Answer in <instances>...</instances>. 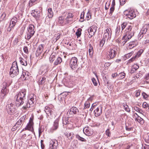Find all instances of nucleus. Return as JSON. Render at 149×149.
Masks as SVG:
<instances>
[{"label": "nucleus", "instance_id": "obj_15", "mask_svg": "<svg viewBox=\"0 0 149 149\" xmlns=\"http://www.w3.org/2000/svg\"><path fill=\"white\" fill-rule=\"evenodd\" d=\"M83 131L84 134L86 135L90 136L93 133V131L88 127H86L83 129Z\"/></svg>", "mask_w": 149, "mask_h": 149}, {"label": "nucleus", "instance_id": "obj_24", "mask_svg": "<svg viewBox=\"0 0 149 149\" xmlns=\"http://www.w3.org/2000/svg\"><path fill=\"white\" fill-rule=\"evenodd\" d=\"M46 79V78L44 77H40L38 81V84L39 85L43 84L45 82Z\"/></svg>", "mask_w": 149, "mask_h": 149}, {"label": "nucleus", "instance_id": "obj_54", "mask_svg": "<svg viewBox=\"0 0 149 149\" xmlns=\"http://www.w3.org/2000/svg\"><path fill=\"white\" fill-rule=\"evenodd\" d=\"M143 107L144 108H147L148 107V105L146 102H144L143 104Z\"/></svg>", "mask_w": 149, "mask_h": 149}, {"label": "nucleus", "instance_id": "obj_17", "mask_svg": "<svg viewBox=\"0 0 149 149\" xmlns=\"http://www.w3.org/2000/svg\"><path fill=\"white\" fill-rule=\"evenodd\" d=\"M94 112L95 117H98L100 116L102 113V107H97L94 110Z\"/></svg>", "mask_w": 149, "mask_h": 149}, {"label": "nucleus", "instance_id": "obj_51", "mask_svg": "<svg viewBox=\"0 0 149 149\" xmlns=\"http://www.w3.org/2000/svg\"><path fill=\"white\" fill-rule=\"evenodd\" d=\"M6 16L5 13L3 12L1 14V20H3L4 19Z\"/></svg>", "mask_w": 149, "mask_h": 149}, {"label": "nucleus", "instance_id": "obj_11", "mask_svg": "<svg viewBox=\"0 0 149 149\" xmlns=\"http://www.w3.org/2000/svg\"><path fill=\"white\" fill-rule=\"evenodd\" d=\"M117 53V49L115 47L111 48L109 51V56L110 58L115 57Z\"/></svg>", "mask_w": 149, "mask_h": 149}, {"label": "nucleus", "instance_id": "obj_47", "mask_svg": "<svg viewBox=\"0 0 149 149\" xmlns=\"http://www.w3.org/2000/svg\"><path fill=\"white\" fill-rule=\"evenodd\" d=\"M114 10V6H111L110 8V12L109 13V15L111 16L112 15V13Z\"/></svg>", "mask_w": 149, "mask_h": 149}, {"label": "nucleus", "instance_id": "obj_14", "mask_svg": "<svg viewBox=\"0 0 149 149\" xmlns=\"http://www.w3.org/2000/svg\"><path fill=\"white\" fill-rule=\"evenodd\" d=\"M26 117V115L21 117L15 124L16 125V126L18 127H21L22 125V123L24 122Z\"/></svg>", "mask_w": 149, "mask_h": 149}, {"label": "nucleus", "instance_id": "obj_31", "mask_svg": "<svg viewBox=\"0 0 149 149\" xmlns=\"http://www.w3.org/2000/svg\"><path fill=\"white\" fill-rule=\"evenodd\" d=\"M138 45V42L136 40L132 41L130 42L128 46H131L133 47H136Z\"/></svg>", "mask_w": 149, "mask_h": 149}, {"label": "nucleus", "instance_id": "obj_21", "mask_svg": "<svg viewBox=\"0 0 149 149\" xmlns=\"http://www.w3.org/2000/svg\"><path fill=\"white\" fill-rule=\"evenodd\" d=\"M17 19L15 17H13L11 19L10 23V25H11V27H14L16 23L17 22Z\"/></svg>", "mask_w": 149, "mask_h": 149}, {"label": "nucleus", "instance_id": "obj_64", "mask_svg": "<svg viewBox=\"0 0 149 149\" xmlns=\"http://www.w3.org/2000/svg\"><path fill=\"white\" fill-rule=\"evenodd\" d=\"M145 78L146 80H148L149 79V73L147 74L145 77Z\"/></svg>", "mask_w": 149, "mask_h": 149}, {"label": "nucleus", "instance_id": "obj_53", "mask_svg": "<svg viewBox=\"0 0 149 149\" xmlns=\"http://www.w3.org/2000/svg\"><path fill=\"white\" fill-rule=\"evenodd\" d=\"M106 134L108 136H110L111 135V133L109 131V129H108L106 131Z\"/></svg>", "mask_w": 149, "mask_h": 149}, {"label": "nucleus", "instance_id": "obj_22", "mask_svg": "<svg viewBox=\"0 0 149 149\" xmlns=\"http://www.w3.org/2000/svg\"><path fill=\"white\" fill-rule=\"evenodd\" d=\"M120 26H118L117 27L116 29V37L118 38H119L121 36L120 33Z\"/></svg>", "mask_w": 149, "mask_h": 149}, {"label": "nucleus", "instance_id": "obj_2", "mask_svg": "<svg viewBox=\"0 0 149 149\" xmlns=\"http://www.w3.org/2000/svg\"><path fill=\"white\" fill-rule=\"evenodd\" d=\"M131 26H128L125 31L123 39L125 40V42L130 39L134 36V31Z\"/></svg>", "mask_w": 149, "mask_h": 149}, {"label": "nucleus", "instance_id": "obj_36", "mask_svg": "<svg viewBox=\"0 0 149 149\" xmlns=\"http://www.w3.org/2000/svg\"><path fill=\"white\" fill-rule=\"evenodd\" d=\"M58 123L57 121H55L54 123V126L53 127V129L54 130H55L57 129L58 127Z\"/></svg>", "mask_w": 149, "mask_h": 149}, {"label": "nucleus", "instance_id": "obj_19", "mask_svg": "<svg viewBox=\"0 0 149 149\" xmlns=\"http://www.w3.org/2000/svg\"><path fill=\"white\" fill-rule=\"evenodd\" d=\"M134 116L136 117L135 120L141 124H143L144 123V121L143 119L140 117L137 113H134Z\"/></svg>", "mask_w": 149, "mask_h": 149}, {"label": "nucleus", "instance_id": "obj_23", "mask_svg": "<svg viewBox=\"0 0 149 149\" xmlns=\"http://www.w3.org/2000/svg\"><path fill=\"white\" fill-rule=\"evenodd\" d=\"M61 36V34L59 33L55 34L53 38V41H55V42H56L60 38Z\"/></svg>", "mask_w": 149, "mask_h": 149}, {"label": "nucleus", "instance_id": "obj_59", "mask_svg": "<svg viewBox=\"0 0 149 149\" xmlns=\"http://www.w3.org/2000/svg\"><path fill=\"white\" fill-rule=\"evenodd\" d=\"M147 31V29L145 28H143L142 29L141 32H142V33H143L145 34L146 32Z\"/></svg>", "mask_w": 149, "mask_h": 149}, {"label": "nucleus", "instance_id": "obj_5", "mask_svg": "<svg viewBox=\"0 0 149 149\" xmlns=\"http://www.w3.org/2000/svg\"><path fill=\"white\" fill-rule=\"evenodd\" d=\"M6 109L7 113L10 115L15 113L16 111L15 105L14 104L12 103L8 104L6 105Z\"/></svg>", "mask_w": 149, "mask_h": 149}, {"label": "nucleus", "instance_id": "obj_1", "mask_svg": "<svg viewBox=\"0 0 149 149\" xmlns=\"http://www.w3.org/2000/svg\"><path fill=\"white\" fill-rule=\"evenodd\" d=\"M36 96L33 94L30 95L29 96L28 101L25 103V100H23L21 99L15 98L16 106L19 107L23 105L22 109L26 110L27 108L33 106L34 103L36 100Z\"/></svg>", "mask_w": 149, "mask_h": 149}, {"label": "nucleus", "instance_id": "obj_45", "mask_svg": "<svg viewBox=\"0 0 149 149\" xmlns=\"http://www.w3.org/2000/svg\"><path fill=\"white\" fill-rule=\"evenodd\" d=\"M90 103L88 101L86 102L84 104V109L87 108L89 107Z\"/></svg>", "mask_w": 149, "mask_h": 149}, {"label": "nucleus", "instance_id": "obj_8", "mask_svg": "<svg viewBox=\"0 0 149 149\" xmlns=\"http://www.w3.org/2000/svg\"><path fill=\"white\" fill-rule=\"evenodd\" d=\"M97 27L95 25H93L90 27L88 30V31L89 36H88L90 38H91L96 32Z\"/></svg>", "mask_w": 149, "mask_h": 149}, {"label": "nucleus", "instance_id": "obj_30", "mask_svg": "<svg viewBox=\"0 0 149 149\" xmlns=\"http://www.w3.org/2000/svg\"><path fill=\"white\" fill-rule=\"evenodd\" d=\"M56 54L55 53H52L51 55L49 58V61L50 63H52L55 60Z\"/></svg>", "mask_w": 149, "mask_h": 149}, {"label": "nucleus", "instance_id": "obj_29", "mask_svg": "<svg viewBox=\"0 0 149 149\" xmlns=\"http://www.w3.org/2000/svg\"><path fill=\"white\" fill-rule=\"evenodd\" d=\"M107 42V41L106 40L102 38V40L100 41V46L103 47L104 46H106Z\"/></svg>", "mask_w": 149, "mask_h": 149}, {"label": "nucleus", "instance_id": "obj_57", "mask_svg": "<svg viewBox=\"0 0 149 149\" xmlns=\"http://www.w3.org/2000/svg\"><path fill=\"white\" fill-rule=\"evenodd\" d=\"M41 146L42 149H44L45 148V146L43 142V141L42 140L41 141Z\"/></svg>", "mask_w": 149, "mask_h": 149}, {"label": "nucleus", "instance_id": "obj_60", "mask_svg": "<svg viewBox=\"0 0 149 149\" xmlns=\"http://www.w3.org/2000/svg\"><path fill=\"white\" fill-rule=\"evenodd\" d=\"M38 132H39V136H40V135L41 134L42 132H43V131L42 130V128H39L38 129Z\"/></svg>", "mask_w": 149, "mask_h": 149}, {"label": "nucleus", "instance_id": "obj_39", "mask_svg": "<svg viewBox=\"0 0 149 149\" xmlns=\"http://www.w3.org/2000/svg\"><path fill=\"white\" fill-rule=\"evenodd\" d=\"M52 142L53 143L52 144V146L50 147V148L51 149H54L56 148L57 145H55L56 142H57L56 144H57L58 143V142L56 140L55 141H53Z\"/></svg>", "mask_w": 149, "mask_h": 149}, {"label": "nucleus", "instance_id": "obj_27", "mask_svg": "<svg viewBox=\"0 0 149 149\" xmlns=\"http://www.w3.org/2000/svg\"><path fill=\"white\" fill-rule=\"evenodd\" d=\"M111 37V35L110 34H109V33H104V34L103 35V39H104L105 40H106L107 41L108 40L109 38H110Z\"/></svg>", "mask_w": 149, "mask_h": 149}, {"label": "nucleus", "instance_id": "obj_12", "mask_svg": "<svg viewBox=\"0 0 149 149\" xmlns=\"http://www.w3.org/2000/svg\"><path fill=\"white\" fill-rule=\"evenodd\" d=\"M40 11L37 10H32L31 14L37 20H38L40 17Z\"/></svg>", "mask_w": 149, "mask_h": 149}, {"label": "nucleus", "instance_id": "obj_48", "mask_svg": "<svg viewBox=\"0 0 149 149\" xmlns=\"http://www.w3.org/2000/svg\"><path fill=\"white\" fill-rule=\"evenodd\" d=\"M76 137L79 140L81 141H84L85 140V139H84L82 137H80L79 135H77L76 136Z\"/></svg>", "mask_w": 149, "mask_h": 149}, {"label": "nucleus", "instance_id": "obj_41", "mask_svg": "<svg viewBox=\"0 0 149 149\" xmlns=\"http://www.w3.org/2000/svg\"><path fill=\"white\" fill-rule=\"evenodd\" d=\"M134 110L139 113H141L143 112L142 110L141 109L136 107H134Z\"/></svg>", "mask_w": 149, "mask_h": 149}, {"label": "nucleus", "instance_id": "obj_7", "mask_svg": "<svg viewBox=\"0 0 149 149\" xmlns=\"http://www.w3.org/2000/svg\"><path fill=\"white\" fill-rule=\"evenodd\" d=\"M26 93V90H22L19 91L15 97V98L21 99L23 100H25V95Z\"/></svg>", "mask_w": 149, "mask_h": 149}, {"label": "nucleus", "instance_id": "obj_38", "mask_svg": "<svg viewBox=\"0 0 149 149\" xmlns=\"http://www.w3.org/2000/svg\"><path fill=\"white\" fill-rule=\"evenodd\" d=\"M82 31L81 29L80 28H79L77 30V31L76 33V34L77 36V38L79 37L80 36L81 34V31Z\"/></svg>", "mask_w": 149, "mask_h": 149}, {"label": "nucleus", "instance_id": "obj_56", "mask_svg": "<svg viewBox=\"0 0 149 149\" xmlns=\"http://www.w3.org/2000/svg\"><path fill=\"white\" fill-rule=\"evenodd\" d=\"M142 95L143 96V97L144 99H146L148 98V95L144 92L143 93Z\"/></svg>", "mask_w": 149, "mask_h": 149}, {"label": "nucleus", "instance_id": "obj_58", "mask_svg": "<svg viewBox=\"0 0 149 149\" xmlns=\"http://www.w3.org/2000/svg\"><path fill=\"white\" fill-rule=\"evenodd\" d=\"M141 91L140 90H138L136 91V97H138L140 95Z\"/></svg>", "mask_w": 149, "mask_h": 149}, {"label": "nucleus", "instance_id": "obj_37", "mask_svg": "<svg viewBox=\"0 0 149 149\" xmlns=\"http://www.w3.org/2000/svg\"><path fill=\"white\" fill-rule=\"evenodd\" d=\"M143 49H141L139 50L137 52V53L136 55L135 56L137 58L139 57L141 55L142 53L143 52Z\"/></svg>", "mask_w": 149, "mask_h": 149}, {"label": "nucleus", "instance_id": "obj_25", "mask_svg": "<svg viewBox=\"0 0 149 149\" xmlns=\"http://www.w3.org/2000/svg\"><path fill=\"white\" fill-rule=\"evenodd\" d=\"M62 61V59L60 57H58L55 61L54 63V65H57L58 64H60Z\"/></svg>", "mask_w": 149, "mask_h": 149}, {"label": "nucleus", "instance_id": "obj_43", "mask_svg": "<svg viewBox=\"0 0 149 149\" xmlns=\"http://www.w3.org/2000/svg\"><path fill=\"white\" fill-rule=\"evenodd\" d=\"M105 33H109V34L111 35L112 31H111L110 28H107L104 31Z\"/></svg>", "mask_w": 149, "mask_h": 149}, {"label": "nucleus", "instance_id": "obj_32", "mask_svg": "<svg viewBox=\"0 0 149 149\" xmlns=\"http://www.w3.org/2000/svg\"><path fill=\"white\" fill-rule=\"evenodd\" d=\"M48 16L49 18H52V17L53 14V12L52 11V9L51 8H49L48 9Z\"/></svg>", "mask_w": 149, "mask_h": 149}, {"label": "nucleus", "instance_id": "obj_44", "mask_svg": "<svg viewBox=\"0 0 149 149\" xmlns=\"http://www.w3.org/2000/svg\"><path fill=\"white\" fill-rule=\"evenodd\" d=\"M127 23L126 22H123L121 25L122 31H123L127 26Z\"/></svg>", "mask_w": 149, "mask_h": 149}, {"label": "nucleus", "instance_id": "obj_50", "mask_svg": "<svg viewBox=\"0 0 149 149\" xmlns=\"http://www.w3.org/2000/svg\"><path fill=\"white\" fill-rule=\"evenodd\" d=\"M124 108L125 110L128 112H129L130 111V109L128 108V106L127 105H125L124 104V105H123Z\"/></svg>", "mask_w": 149, "mask_h": 149}, {"label": "nucleus", "instance_id": "obj_28", "mask_svg": "<svg viewBox=\"0 0 149 149\" xmlns=\"http://www.w3.org/2000/svg\"><path fill=\"white\" fill-rule=\"evenodd\" d=\"M139 67V66L137 64H134L132 66L131 69V72H134Z\"/></svg>", "mask_w": 149, "mask_h": 149}, {"label": "nucleus", "instance_id": "obj_18", "mask_svg": "<svg viewBox=\"0 0 149 149\" xmlns=\"http://www.w3.org/2000/svg\"><path fill=\"white\" fill-rule=\"evenodd\" d=\"M28 74L29 73L27 72H23L20 77L21 80L23 81L28 80L29 79V75Z\"/></svg>", "mask_w": 149, "mask_h": 149}, {"label": "nucleus", "instance_id": "obj_26", "mask_svg": "<svg viewBox=\"0 0 149 149\" xmlns=\"http://www.w3.org/2000/svg\"><path fill=\"white\" fill-rule=\"evenodd\" d=\"M69 139H72V137H74V134L71 132H66L64 134Z\"/></svg>", "mask_w": 149, "mask_h": 149}, {"label": "nucleus", "instance_id": "obj_3", "mask_svg": "<svg viewBox=\"0 0 149 149\" xmlns=\"http://www.w3.org/2000/svg\"><path fill=\"white\" fill-rule=\"evenodd\" d=\"M19 73L17 62H14L13 63L12 67L10 69V75L12 77H14L17 76Z\"/></svg>", "mask_w": 149, "mask_h": 149}, {"label": "nucleus", "instance_id": "obj_10", "mask_svg": "<svg viewBox=\"0 0 149 149\" xmlns=\"http://www.w3.org/2000/svg\"><path fill=\"white\" fill-rule=\"evenodd\" d=\"M45 112L47 115V117H48L49 118H51L53 117L54 113L53 110L48 107H45Z\"/></svg>", "mask_w": 149, "mask_h": 149}, {"label": "nucleus", "instance_id": "obj_13", "mask_svg": "<svg viewBox=\"0 0 149 149\" xmlns=\"http://www.w3.org/2000/svg\"><path fill=\"white\" fill-rule=\"evenodd\" d=\"M33 120L31 118L29 121L26 127L25 128V130H28L31 132L33 130Z\"/></svg>", "mask_w": 149, "mask_h": 149}, {"label": "nucleus", "instance_id": "obj_42", "mask_svg": "<svg viewBox=\"0 0 149 149\" xmlns=\"http://www.w3.org/2000/svg\"><path fill=\"white\" fill-rule=\"evenodd\" d=\"M20 62L21 64L24 66H26L27 65V63L26 61L24 59H22L20 61Z\"/></svg>", "mask_w": 149, "mask_h": 149}, {"label": "nucleus", "instance_id": "obj_35", "mask_svg": "<svg viewBox=\"0 0 149 149\" xmlns=\"http://www.w3.org/2000/svg\"><path fill=\"white\" fill-rule=\"evenodd\" d=\"M125 75V74L124 72H120L118 75L120 79H121L124 78Z\"/></svg>", "mask_w": 149, "mask_h": 149}, {"label": "nucleus", "instance_id": "obj_16", "mask_svg": "<svg viewBox=\"0 0 149 149\" xmlns=\"http://www.w3.org/2000/svg\"><path fill=\"white\" fill-rule=\"evenodd\" d=\"M7 84L6 83H3V88L1 91V93L4 95H3V96H4L5 95L7 94L8 92V90L7 88Z\"/></svg>", "mask_w": 149, "mask_h": 149}, {"label": "nucleus", "instance_id": "obj_46", "mask_svg": "<svg viewBox=\"0 0 149 149\" xmlns=\"http://www.w3.org/2000/svg\"><path fill=\"white\" fill-rule=\"evenodd\" d=\"M36 1V0H30L29 3V6L31 7L34 5V3Z\"/></svg>", "mask_w": 149, "mask_h": 149}, {"label": "nucleus", "instance_id": "obj_55", "mask_svg": "<svg viewBox=\"0 0 149 149\" xmlns=\"http://www.w3.org/2000/svg\"><path fill=\"white\" fill-rule=\"evenodd\" d=\"M136 58H137L136 57V56H135L132 58L131 59H130L129 60L128 62L129 63H130L133 62Z\"/></svg>", "mask_w": 149, "mask_h": 149}, {"label": "nucleus", "instance_id": "obj_52", "mask_svg": "<svg viewBox=\"0 0 149 149\" xmlns=\"http://www.w3.org/2000/svg\"><path fill=\"white\" fill-rule=\"evenodd\" d=\"M89 52L90 55H92L93 54V47H90L89 49Z\"/></svg>", "mask_w": 149, "mask_h": 149}, {"label": "nucleus", "instance_id": "obj_62", "mask_svg": "<svg viewBox=\"0 0 149 149\" xmlns=\"http://www.w3.org/2000/svg\"><path fill=\"white\" fill-rule=\"evenodd\" d=\"M146 140L148 143H149V133H147L146 135Z\"/></svg>", "mask_w": 149, "mask_h": 149}, {"label": "nucleus", "instance_id": "obj_63", "mask_svg": "<svg viewBox=\"0 0 149 149\" xmlns=\"http://www.w3.org/2000/svg\"><path fill=\"white\" fill-rule=\"evenodd\" d=\"M143 33H142V32H141L139 34V38H140V39H141L143 37Z\"/></svg>", "mask_w": 149, "mask_h": 149}, {"label": "nucleus", "instance_id": "obj_34", "mask_svg": "<svg viewBox=\"0 0 149 149\" xmlns=\"http://www.w3.org/2000/svg\"><path fill=\"white\" fill-rule=\"evenodd\" d=\"M70 109L72 111V112H73V113L74 114H76L77 113V112H79V110L78 109L75 107H72Z\"/></svg>", "mask_w": 149, "mask_h": 149}, {"label": "nucleus", "instance_id": "obj_61", "mask_svg": "<svg viewBox=\"0 0 149 149\" xmlns=\"http://www.w3.org/2000/svg\"><path fill=\"white\" fill-rule=\"evenodd\" d=\"M91 15L89 13H87V15L86 17V18L87 19V20H89L90 18H91Z\"/></svg>", "mask_w": 149, "mask_h": 149}, {"label": "nucleus", "instance_id": "obj_20", "mask_svg": "<svg viewBox=\"0 0 149 149\" xmlns=\"http://www.w3.org/2000/svg\"><path fill=\"white\" fill-rule=\"evenodd\" d=\"M73 15L72 13H68V16L66 18V20L68 23H69L70 22L72 21V18Z\"/></svg>", "mask_w": 149, "mask_h": 149}, {"label": "nucleus", "instance_id": "obj_49", "mask_svg": "<svg viewBox=\"0 0 149 149\" xmlns=\"http://www.w3.org/2000/svg\"><path fill=\"white\" fill-rule=\"evenodd\" d=\"M91 80L94 85L95 86H97V83L95 79L94 78H93Z\"/></svg>", "mask_w": 149, "mask_h": 149}, {"label": "nucleus", "instance_id": "obj_6", "mask_svg": "<svg viewBox=\"0 0 149 149\" xmlns=\"http://www.w3.org/2000/svg\"><path fill=\"white\" fill-rule=\"evenodd\" d=\"M124 15L126 16V18H128L130 19H132L136 17L135 12L132 10H127L124 13Z\"/></svg>", "mask_w": 149, "mask_h": 149}, {"label": "nucleus", "instance_id": "obj_33", "mask_svg": "<svg viewBox=\"0 0 149 149\" xmlns=\"http://www.w3.org/2000/svg\"><path fill=\"white\" fill-rule=\"evenodd\" d=\"M43 47H38L37 49L36 55V56L39 55L42 52Z\"/></svg>", "mask_w": 149, "mask_h": 149}, {"label": "nucleus", "instance_id": "obj_9", "mask_svg": "<svg viewBox=\"0 0 149 149\" xmlns=\"http://www.w3.org/2000/svg\"><path fill=\"white\" fill-rule=\"evenodd\" d=\"M77 61L78 59L76 57H74L72 58L70 60V65L72 69H74L77 67Z\"/></svg>", "mask_w": 149, "mask_h": 149}, {"label": "nucleus", "instance_id": "obj_4", "mask_svg": "<svg viewBox=\"0 0 149 149\" xmlns=\"http://www.w3.org/2000/svg\"><path fill=\"white\" fill-rule=\"evenodd\" d=\"M34 26L33 25H29L27 28V36L26 38L28 40H29L33 35L34 33Z\"/></svg>", "mask_w": 149, "mask_h": 149}, {"label": "nucleus", "instance_id": "obj_40", "mask_svg": "<svg viewBox=\"0 0 149 149\" xmlns=\"http://www.w3.org/2000/svg\"><path fill=\"white\" fill-rule=\"evenodd\" d=\"M62 122L63 124L65 125H67L68 122L67 118L66 117L63 118L62 119Z\"/></svg>", "mask_w": 149, "mask_h": 149}]
</instances>
